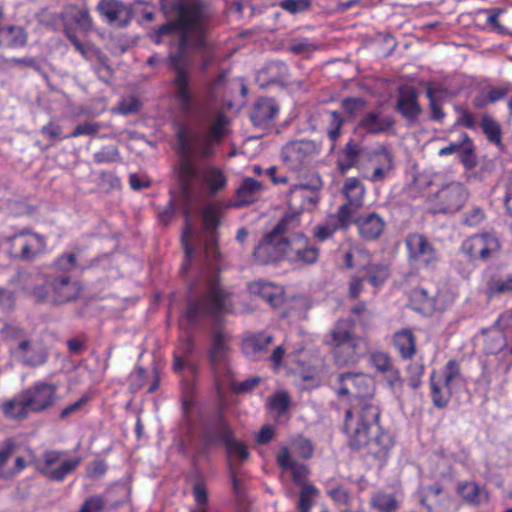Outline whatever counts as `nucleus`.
Segmentation results:
<instances>
[{
	"label": "nucleus",
	"instance_id": "39",
	"mask_svg": "<svg viewBox=\"0 0 512 512\" xmlns=\"http://www.w3.org/2000/svg\"><path fill=\"white\" fill-rule=\"evenodd\" d=\"M411 308L417 312L425 313L435 306V296L424 287H415L410 293Z\"/></svg>",
	"mask_w": 512,
	"mask_h": 512
},
{
	"label": "nucleus",
	"instance_id": "60",
	"mask_svg": "<svg viewBox=\"0 0 512 512\" xmlns=\"http://www.w3.org/2000/svg\"><path fill=\"white\" fill-rule=\"evenodd\" d=\"M106 501L102 496L96 495L87 498L77 512H102Z\"/></svg>",
	"mask_w": 512,
	"mask_h": 512
},
{
	"label": "nucleus",
	"instance_id": "61",
	"mask_svg": "<svg viewBox=\"0 0 512 512\" xmlns=\"http://www.w3.org/2000/svg\"><path fill=\"white\" fill-rule=\"evenodd\" d=\"M205 182L210 193L214 194L224 184V176L220 171L210 169L206 172Z\"/></svg>",
	"mask_w": 512,
	"mask_h": 512
},
{
	"label": "nucleus",
	"instance_id": "36",
	"mask_svg": "<svg viewBox=\"0 0 512 512\" xmlns=\"http://www.w3.org/2000/svg\"><path fill=\"white\" fill-rule=\"evenodd\" d=\"M2 412L7 418L22 420L27 418L31 410L28 408V404L25 403V398L20 392L2 404Z\"/></svg>",
	"mask_w": 512,
	"mask_h": 512
},
{
	"label": "nucleus",
	"instance_id": "1",
	"mask_svg": "<svg viewBox=\"0 0 512 512\" xmlns=\"http://www.w3.org/2000/svg\"><path fill=\"white\" fill-rule=\"evenodd\" d=\"M203 220L205 229L203 253L211 275H209V292L201 304V309L214 322L207 351L208 369L209 377L221 402L224 374L223 291L220 282L222 257L215 236V230L220 221L219 209L208 206L204 210Z\"/></svg>",
	"mask_w": 512,
	"mask_h": 512
},
{
	"label": "nucleus",
	"instance_id": "6",
	"mask_svg": "<svg viewBox=\"0 0 512 512\" xmlns=\"http://www.w3.org/2000/svg\"><path fill=\"white\" fill-rule=\"evenodd\" d=\"M299 227V213L286 212L277 224L264 233L255 246L252 257L255 264L275 265L284 262L286 234Z\"/></svg>",
	"mask_w": 512,
	"mask_h": 512
},
{
	"label": "nucleus",
	"instance_id": "23",
	"mask_svg": "<svg viewBox=\"0 0 512 512\" xmlns=\"http://www.w3.org/2000/svg\"><path fill=\"white\" fill-rule=\"evenodd\" d=\"M418 98L419 93L415 87L404 86L399 88L395 110L411 125L417 123L419 116L422 114V107Z\"/></svg>",
	"mask_w": 512,
	"mask_h": 512
},
{
	"label": "nucleus",
	"instance_id": "7",
	"mask_svg": "<svg viewBox=\"0 0 512 512\" xmlns=\"http://www.w3.org/2000/svg\"><path fill=\"white\" fill-rule=\"evenodd\" d=\"M3 339L10 341V352L27 366H39L45 363L47 352L37 341L27 340L23 331L15 324H4L0 330Z\"/></svg>",
	"mask_w": 512,
	"mask_h": 512
},
{
	"label": "nucleus",
	"instance_id": "43",
	"mask_svg": "<svg viewBox=\"0 0 512 512\" xmlns=\"http://www.w3.org/2000/svg\"><path fill=\"white\" fill-rule=\"evenodd\" d=\"M293 185L320 193L323 188V180L317 172L307 170L306 168L304 171L297 173V182Z\"/></svg>",
	"mask_w": 512,
	"mask_h": 512
},
{
	"label": "nucleus",
	"instance_id": "29",
	"mask_svg": "<svg viewBox=\"0 0 512 512\" xmlns=\"http://www.w3.org/2000/svg\"><path fill=\"white\" fill-rule=\"evenodd\" d=\"M97 9L109 23H116L119 26L128 23L129 10L119 0H100Z\"/></svg>",
	"mask_w": 512,
	"mask_h": 512
},
{
	"label": "nucleus",
	"instance_id": "64",
	"mask_svg": "<svg viewBox=\"0 0 512 512\" xmlns=\"http://www.w3.org/2000/svg\"><path fill=\"white\" fill-rule=\"evenodd\" d=\"M231 480H232V490L239 502H243L246 498V482L237 477L234 468L231 466Z\"/></svg>",
	"mask_w": 512,
	"mask_h": 512
},
{
	"label": "nucleus",
	"instance_id": "33",
	"mask_svg": "<svg viewBox=\"0 0 512 512\" xmlns=\"http://www.w3.org/2000/svg\"><path fill=\"white\" fill-rule=\"evenodd\" d=\"M361 154L360 145L350 138L342 148L337 159V169L341 174H346L350 169L357 167Z\"/></svg>",
	"mask_w": 512,
	"mask_h": 512
},
{
	"label": "nucleus",
	"instance_id": "56",
	"mask_svg": "<svg viewBox=\"0 0 512 512\" xmlns=\"http://www.w3.org/2000/svg\"><path fill=\"white\" fill-rule=\"evenodd\" d=\"M340 228L342 227L338 220L337 223L327 222L325 224L317 225L314 228L313 235L317 241L324 242L332 238L335 232Z\"/></svg>",
	"mask_w": 512,
	"mask_h": 512
},
{
	"label": "nucleus",
	"instance_id": "45",
	"mask_svg": "<svg viewBox=\"0 0 512 512\" xmlns=\"http://www.w3.org/2000/svg\"><path fill=\"white\" fill-rule=\"evenodd\" d=\"M377 155L380 156L379 161L381 165L377 166L370 176L369 179L372 182L383 181L393 168V156L387 149H382L377 153Z\"/></svg>",
	"mask_w": 512,
	"mask_h": 512
},
{
	"label": "nucleus",
	"instance_id": "31",
	"mask_svg": "<svg viewBox=\"0 0 512 512\" xmlns=\"http://www.w3.org/2000/svg\"><path fill=\"white\" fill-rule=\"evenodd\" d=\"M325 491L332 502L340 509L347 510L351 506V491L343 482L331 478L325 483Z\"/></svg>",
	"mask_w": 512,
	"mask_h": 512
},
{
	"label": "nucleus",
	"instance_id": "58",
	"mask_svg": "<svg viewBox=\"0 0 512 512\" xmlns=\"http://www.w3.org/2000/svg\"><path fill=\"white\" fill-rule=\"evenodd\" d=\"M436 92H437L436 89H434L432 87H428L426 90V96L429 100L430 119L432 121L441 122L445 117V113H444L441 105L437 102V100L435 98Z\"/></svg>",
	"mask_w": 512,
	"mask_h": 512
},
{
	"label": "nucleus",
	"instance_id": "9",
	"mask_svg": "<svg viewBox=\"0 0 512 512\" xmlns=\"http://www.w3.org/2000/svg\"><path fill=\"white\" fill-rule=\"evenodd\" d=\"M4 243L8 245V253L21 260H33L47 250L45 238L28 229H22L4 237Z\"/></svg>",
	"mask_w": 512,
	"mask_h": 512
},
{
	"label": "nucleus",
	"instance_id": "16",
	"mask_svg": "<svg viewBox=\"0 0 512 512\" xmlns=\"http://www.w3.org/2000/svg\"><path fill=\"white\" fill-rule=\"evenodd\" d=\"M317 154V148L311 140L291 141L283 146L281 157L289 170L300 173L313 161Z\"/></svg>",
	"mask_w": 512,
	"mask_h": 512
},
{
	"label": "nucleus",
	"instance_id": "52",
	"mask_svg": "<svg viewBox=\"0 0 512 512\" xmlns=\"http://www.w3.org/2000/svg\"><path fill=\"white\" fill-rule=\"evenodd\" d=\"M297 454L303 459H310L314 453V445L310 439L303 435H298L291 441Z\"/></svg>",
	"mask_w": 512,
	"mask_h": 512
},
{
	"label": "nucleus",
	"instance_id": "21",
	"mask_svg": "<svg viewBox=\"0 0 512 512\" xmlns=\"http://www.w3.org/2000/svg\"><path fill=\"white\" fill-rule=\"evenodd\" d=\"M247 288L250 294L261 298L273 309L281 308L286 301L284 287L275 282L254 280Z\"/></svg>",
	"mask_w": 512,
	"mask_h": 512
},
{
	"label": "nucleus",
	"instance_id": "10",
	"mask_svg": "<svg viewBox=\"0 0 512 512\" xmlns=\"http://www.w3.org/2000/svg\"><path fill=\"white\" fill-rule=\"evenodd\" d=\"M501 243L496 235L484 232L467 237L460 246V251L471 263H486L498 257Z\"/></svg>",
	"mask_w": 512,
	"mask_h": 512
},
{
	"label": "nucleus",
	"instance_id": "11",
	"mask_svg": "<svg viewBox=\"0 0 512 512\" xmlns=\"http://www.w3.org/2000/svg\"><path fill=\"white\" fill-rule=\"evenodd\" d=\"M320 250L302 232L286 234L284 261L298 268L315 264L318 261Z\"/></svg>",
	"mask_w": 512,
	"mask_h": 512
},
{
	"label": "nucleus",
	"instance_id": "22",
	"mask_svg": "<svg viewBox=\"0 0 512 512\" xmlns=\"http://www.w3.org/2000/svg\"><path fill=\"white\" fill-rule=\"evenodd\" d=\"M352 224H355L359 237L367 242L378 240L386 229V221L376 212L353 216Z\"/></svg>",
	"mask_w": 512,
	"mask_h": 512
},
{
	"label": "nucleus",
	"instance_id": "62",
	"mask_svg": "<svg viewBox=\"0 0 512 512\" xmlns=\"http://www.w3.org/2000/svg\"><path fill=\"white\" fill-rule=\"evenodd\" d=\"M485 220L484 210L480 207H473L463 216V224L469 227L479 226Z\"/></svg>",
	"mask_w": 512,
	"mask_h": 512
},
{
	"label": "nucleus",
	"instance_id": "3",
	"mask_svg": "<svg viewBox=\"0 0 512 512\" xmlns=\"http://www.w3.org/2000/svg\"><path fill=\"white\" fill-rule=\"evenodd\" d=\"M380 409L364 403L357 415L351 409L345 412L343 430L352 450L365 449V456L383 466L390 457L395 440L390 432L379 426Z\"/></svg>",
	"mask_w": 512,
	"mask_h": 512
},
{
	"label": "nucleus",
	"instance_id": "17",
	"mask_svg": "<svg viewBox=\"0 0 512 512\" xmlns=\"http://www.w3.org/2000/svg\"><path fill=\"white\" fill-rule=\"evenodd\" d=\"M55 384L37 381L31 387L21 391L32 413H41L52 407L57 401Z\"/></svg>",
	"mask_w": 512,
	"mask_h": 512
},
{
	"label": "nucleus",
	"instance_id": "49",
	"mask_svg": "<svg viewBox=\"0 0 512 512\" xmlns=\"http://www.w3.org/2000/svg\"><path fill=\"white\" fill-rule=\"evenodd\" d=\"M509 292H512V275L506 278H492L487 283V293L491 297Z\"/></svg>",
	"mask_w": 512,
	"mask_h": 512
},
{
	"label": "nucleus",
	"instance_id": "63",
	"mask_svg": "<svg viewBox=\"0 0 512 512\" xmlns=\"http://www.w3.org/2000/svg\"><path fill=\"white\" fill-rule=\"evenodd\" d=\"M310 0H282L280 7L292 14L300 13L309 9Z\"/></svg>",
	"mask_w": 512,
	"mask_h": 512
},
{
	"label": "nucleus",
	"instance_id": "4",
	"mask_svg": "<svg viewBox=\"0 0 512 512\" xmlns=\"http://www.w3.org/2000/svg\"><path fill=\"white\" fill-rule=\"evenodd\" d=\"M224 132V115L219 113L217 120L209 131L204 134L198 131H191L183 125H179L176 132V151L179 155L177 174L181 181L182 189L189 193L191 182L197 177V170L193 163V154L199 153L203 156L211 154V147L220 141Z\"/></svg>",
	"mask_w": 512,
	"mask_h": 512
},
{
	"label": "nucleus",
	"instance_id": "12",
	"mask_svg": "<svg viewBox=\"0 0 512 512\" xmlns=\"http://www.w3.org/2000/svg\"><path fill=\"white\" fill-rule=\"evenodd\" d=\"M79 456L68 457L64 451L47 450L42 459L36 462V468L53 481H63L81 463Z\"/></svg>",
	"mask_w": 512,
	"mask_h": 512
},
{
	"label": "nucleus",
	"instance_id": "18",
	"mask_svg": "<svg viewBox=\"0 0 512 512\" xmlns=\"http://www.w3.org/2000/svg\"><path fill=\"white\" fill-rule=\"evenodd\" d=\"M337 394L352 398L365 399L373 395L374 385L364 373H341L337 377Z\"/></svg>",
	"mask_w": 512,
	"mask_h": 512
},
{
	"label": "nucleus",
	"instance_id": "37",
	"mask_svg": "<svg viewBox=\"0 0 512 512\" xmlns=\"http://www.w3.org/2000/svg\"><path fill=\"white\" fill-rule=\"evenodd\" d=\"M326 114L328 115V118L326 121L325 131L328 140L331 142V149H334L342 135V129L346 119L342 113L337 110H329Z\"/></svg>",
	"mask_w": 512,
	"mask_h": 512
},
{
	"label": "nucleus",
	"instance_id": "47",
	"mask_svg": "<svg viewBox=\"0 0 512 512\" xmlns=\"http://www.w3.org/2000/svg\"><path fill=\"white\" fill-rule=\"evenodd\" d=\"M481 128L489 142L497 146L502 144V130L499 123L495 119L484 115L481 121Z\"/></svg>",
	"mask_w": 512,
	"mask_h": 512
},
{
	"label": "nucleus",
	"instance_id": "28",
	"mask_svg": "<svg viewBox=\"0 0 512 512\" xmlns=\"http://www.w3.org/2000/svg\"><path fill=\"white\" fill-rule=\"evenodd\" d=\"M394 124L395 121L392 116L382 117L380 111L372 110L361 117L356 128L367 134L379 135L388 131Z\"/></svg>",
	"mask_w": 512,
	"mask_h": 512
},
{
	"label": "nucleus",
	"instance_id": "54",
	"mask_svg": "<svg viewBox=\"0 0 512 512\" xmlns=\"http://www.w3.org/2000/svg\"><path fill=\"white\" fill-rule=\"evenodd\" d=\"M371 365L380 373L388 371L392 366V358L387 352L375 351L370 355Z\"/></svg>",
	"mask_w": 512,
	"mask_h": 512
},
{
	"label": "nucleus",
	"instance_id": "48",
	"mask_svg": "<svg viewBox=\"0 0 512 512\" xmlns=\"http://www.w3.org/2000/svg\"><path fill=\"white\" fill-rule=\"evenodd\" d=\"M319 496V490L313 484H305L299 493L298 510L310 512L314 505V499Z\"/></svg>",
	"mask_w": 512,
	"mask_h": 512
},
{
	"label": "nucleus",
	"instance_id": "42",
	"mask_svg": "<svg viewBox=\"0 0 512 512\" xmlns=\"http://www.w3.org/2000/svg\"><path fill=\"white\" fill-rule=\"evenodd\" d=\"M435 373L430 377V396L433 405L438 409H444L448 406L452 397V386H441L434 380Z\"/></svg>",
	"mask_w": 512,
	"mask_h": 512
},
{
	"label": "nucleus",
	"instance_id": "51",
	"mask_svg": "<svg viewBox=\"0 0 512 512\" xmlns=\"http://www.w3.org/2000/svg\"><path fill=\"white\" fill-rule=\"evenodd\" d=\"M389 276V269L385 265H372L367 270V281L373 286L382 285Z\"/></svg>",
	"mask_w": 512,
	"mask_h": 512
},
{
	"label": "nucleus",
	"instance_id": "59",
	"mask_svg": "<svg viewBox=\"0 0 512 512\" xmlns=\"http://www.w3.org/2000/svg\"><path fill=\"white\" fill-rule=\"evenodd\" d=\"M505 346L506 339L501 333H497L495 336H489L484 340V350L486 354H497Z\"/></svg>",
	"mask_w": 512,
	"mask_h": 512
},
{
	"label": "nucleus",
	"instance_id": "50",
	"mask_svg": "<svg viewBox=\"0 0 512 512\" xmlns=\"http://www.w3.org/2000/svg\"><path fill=\"white\" fill-rule=\"evenodd\" d=\"M268 406L278 416L286 413L290 406V397L286 391L278 392L268 398Z\"/></svg>",
	"mask_w": 512,
	"mask_h": 512
},
{
	"label": "nucleus",
	"instance_id": "40",
	"mask_svg": "<svg viewBox=\"0 0 512 512\" xmlns=\"http://www.w3.org/2000/svg\"><path fill=\"white\" fill-rule=\"evenodd\" d=\"M15 445L12 441H7L0 449V478H10L22 471L26 467V462L22 457L15 459V467L13 469L3 470L2 466L14 453Z\"/></svg>",
	"mask_w": 512,
	"mask_h": 512
},
{
	"label": "nucleus",
	"instance_id": "20",
	"mask_svg": "<svg viewBox=\"0 0 512 512\" xmlns=\"http://www.w3.org/2000/svg\"><path fill=\"white\" fill-rule=\"evenodd\" d=\"M256 82L262 88L275 84L288 86L291 83L290 69L284 61H268L257 71Z\"/></svg>",
	"mask_w": 512,
	"mask_h": 512
},
{
	"label": "nucleus",
	"instance_id": "46",
	"mask_svg": "<svg viewBox=\"0 0 512 512\" xmlns=\"http://www.w3.org/2000/svg\"><path fill=\"white\" fill-rule=\"evenodd\" d=\"M367 100L363 97H344L340 106L348 119L353 120L367 107Z\"/></svg>",
	"mask_w": 512,
	"mask_h": 512
},
{
	"label": "nucleus",
	"instance_id": "19",
	"mask_svg": "<svg viewBox=\"0 0 512 512\" xmlns=\"http://www.w3.org/2000/svg\"><path fill=\"white\" fill-rule=\"evenodd\" d=\"M280 112V106L272 97H260L249 111V119L255 127L271 128Z\"/></svg>",
	"mask_w": 512,
	"mask_h": 512
},
{
	"label": "nucleus",
	"instance_id": "25",
	"mask_svg": "<svg viewBox=\"0 0 512 512\" xmlns=\"http://www.w3.org/2000/svg\"><path fill=\"white\" fill-rule=\"evenodd\" d=\"M321 196L319 192L291 185L287 193V203L292 212L299 213V220L303 211H313L319 204Z\"/></svg>",
	"mask_w": 512,
	"mask_h": 512
},
{
	"label": "nucleus",
	"instance_id": "55",
	"mask_svg": "<svg viewBox=\"0 0 512 512\" xmlns=\"http://www.w3.org/2000/svg\"><path fill=\"white\" fill-rule=\"evenodd\" d=\"M461 366L456 359H450L444 366V385L452 386L455 380L461 379Z\"/></svg>",
	"mask_w": 512,
	"mask_h": 512
},
{
	"label": "nucleus",
	"instance_id": "15",
	"mask_svg": "<svg viewBox=\"0 0 512 512\" xmlns=\"http://www.w3.org/2000/svg\"><path fill=\"white\" fill-rule=\"evenodd\" d=\"M80 292L77 282L71 281L67 275H48L45 286L34 289V295L39 299L54 303H64L75 299Z\"/></svg>",
	"mask_w": 512,
	"mask_h": 512
},
{
	"label": "nucleus",
	"instance_id": "41",
	"mask_svg": "<svg viewBox=\"0 0 512 512\" xmlns=\"http://www.w3.org/2000/svg\"><path fill=\"white\" fill-rule=\"evenodd\" d=\"M273 340V336L265 332L252 334L243 340V350L247 354L262 353L267 350Z\"/></svg>",
	"mask_w": 512,
	"mask_h": 512
},
{
	"label": "nucleus",
	"instance_id": "34",
	"mask_svg": "<svg viewBox=\"0 0 512 512\" xmlns=\"http://www.w3.org/2000/svg\"><path fill=\"white\" fill-rule=\"evenodd\" d=\"M369 507L377 512H398L400 502L395 493L377 490L371 493Z\"/></svg>",
	"mask_w": 512,
	"mask_h": 512
},
{
	"label": "nucleus",
	"instance_id": "35",
	"mask_svg": "<svg viewBox=\"0 0 512 512\" xmlns=\"http://www.w3.org/2000/svg\"><path fill=\"white\" fill-rule=\"evenodd\" d=\"M512 84L502 86H488L486 90L479 93L474 99V106L483 108L489 104L503 100L511 91Z\"/></svg>",
	"mask_w": 512,
	"mask_h": 512
},
{
	"label": "nucleus",
	"instance_id": "38",
	"mask_svg": "<svg viewBox=\"0 0 512 512\" xmlns=\"http://www.w3.org/2000/svg\"><path fill=\"white\" fill-rule=\"evenodd\" d=\"M250 456L246 444L234 439L232 431L226 426V457L229 458V466L233 467L232 461H246Z\"/></svg>",
	"mask_w": 512,
	"mask_h": 512
},
{
	"label": "nucleus",
	"instance_id": "5",
	"mask_svg": "<svg viewBox=\"0 0 512 512\" xmlns=\"http://www.w3.org/2000/svg\"><path fill=\"white\" fill-rule=\"evenodd\" d=\"M355 323L351 319H340L324 335L323 342L338 366L353 365L366 354L368 343L355 334Z\"/></svg>",
	"mask_w": 512,
	"mask_h": 512
},
{
	"label": "nucleus",
	"instance_id": "53",
	"mask_svg": "<svg viewBox=\"0 0 512 512\" xmlns=\"http://www.w3.org/2000/svg\"><path fill=\"white\" fill-rule=\"evenodd\" d=\"M425 372V366L422 363H411L407 366L408 386L415 390L422 385V377Z\"/></svg>",
	"mask_w": 512,
	"mask_h": 512
},
{
	"label": "nucleus",
	"instance_id": "2",
	"mask_svg": "<svg viewBox=\"0 0 512 512\" xmlns=\"http://www.w3.org/2000/svg\"><path fill=\"white\" fill-rule=\"evenodd\" d=\"M208 16L209 11L205 4L201 0H192L181 8L176 23L163 25L159 29L160 36L170 33H175L177 36L178 50L169 55L168 61L176 71V94L185 110L191 107V94L186 74V50L190 44H194L197 49L204 52L208 50L204 36V23Z\"/></svg>",
	"mask_w": 512,
	"mask_h": 512
},
{
	"label": "nucleus",
	"instance_id": "14",
	"mask_svg": "<svg viewBox=\"0 0 512 512\" xmlns=\"http://www.w3.org/2000/svg\"><path fill=\"white\" fill-rule=\"evenodd\" d=\"M469 193L460 182L443 185L430 199L431 211L434 214L455 213L463 208Z\"/></svg>",
	"mask_w": 512,
	"mask_h": 512
},
{
	"label": "nucleus",
	"instance_id": "44",
	"mask_svg": "<svg viewBox=\"0 0 512 512\" xmlns=\"http://www.w3.org/2000/svg\"><path fill=\"white\" fill-rule=\"evenodd\" d=\"M461 147L458 151L459 158L463 166L467 169L474 168L477 165V158L474 153V144L469 135L465 132L461 134Z\"/></svg>",
	"mask_w": 512,
	"mask_h": 512
},
{
	"label": "nucleus",
	"instance_id": "26",
	"mask_svg": "<svg viewBox=\"0 0 512 512\" xmlns=\"http://www.w3.org/2000/svg\"><path fill=\"white\" fill-rule=\"evenodd\" d=\"M455 490L461 500L469 506L478 507L489 502L487 488L476 481H459Z\"/></svg>",
	"mask_w": 512,
	"mask_h": 512
},
{
	"label": "nucleus",
	"instance_id": "8",
	"mask_svg": "<svg viewBox=\"0 0 512 512\" xmlns=\"http://www.w3.org/2000/svg\"><path fill=\"white\" fill-rule=\"evenodd\" d=\"M409 265L416 269L432 270L438 262L437 249L422 233H408L404 240Z\"/></svg>",
	"mask_w": 512,
	"mask_h": 512
},
{
	"label": "nucleus",
	"instance_id": "13",
	"mask_svg": "<svg viewBox=\"0 0 512 512\" xmlns=\"http://www.w3.org/2000/svg\"><path fill=\"white\" fill-rule=\"evenodd\" d=\"M341 194L345 202L338 208L336 219L341 227H349L352 224V217L364 204L366 189L358 177H348L343 182Z\"/></svg>",
	"mask_w": 512,
	"mask_h": 512
},
{
	"label": "nucleus",
	"instance_id": "24",
	"mask_svg": "<svg viewBox=\"0 0 512 512\" xmlns=\"http://www.w3.org/2000/svg\"><path fill=\"white\" fill-rule=\"evenodd\" d=\"M266 187L262 181L256 180L252 177H244L236 189L235 198L233 202L226 203L228 207H244L257 202L264 192Z\"/></svg>",
	"mask_w": 512,
	"mask_h": 512
},
{
	"label": "nucleus",
	"instance_id": "57",
	"mask_svg": "<svg viewBox=\"0 0 512 512\" xmlns=\"http://www.w3.org/2000/svg\"><path fill=\"white\" fill-rule=\"evenodd\" d=\"M260 383V378L257 376L250 377L243 381L231 380L229 382L230 389L235 394H245L254 390Z\"/></svg>",
	"mask_w": 512,
	"mask_h": 512
},
{
	"label": "nucleus",
	"instance_id": "27",
	"mask_svg": "<svg viewBox=\"0 0 512 512\" xmlns=\"http://www.w3.org/2000/svg\"><path fill=\"white\" fill-rule=\"evenodd\" d=\"M276 463L284 471L291 473L293 483L297 485H305V481L309 475V469L305 464L294 460L288 447L283 446L276 455Z\"/></svg>",
	"mask_w": 512,
	"mask_h": 512
},
{
	"label": "nucleus",
	"instance_id": "32",
	"mask_svg": "<svg viewBox=\"0 0 512 512\" xmlns=\"http://www.w3.org/2000/svg\"><path fill=\"white\" fill-rule=\"evenodd\" d=\"M248 94V88L243 78L226 80V110L241 108Z\"/></svg>",
	"mask_w": 512,
	"mask_h": 512
},
{
	"label": "nucleus",
	"instance_id": "30",
	"mask_svg": "<svg viewBox=\"0 0 512 512\" xmlns=\"http://www.w3.org/2000/svg\"><path fill=\"white\" fill-rule=\"evenodd\" d=\"M393 346L403 360H411L416 352V336L409 328L401 329L393 335Z\"/></svg>",
	"mask_w": 512,
	"mask_h": 512
}]
</instances>
